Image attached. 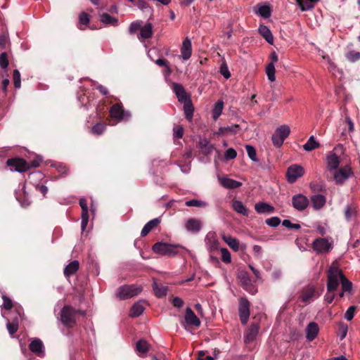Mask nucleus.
Here are the masks:
<instances>
[{
    "mask_svg": "<svg viewBox=\"0 0 360 360\" xmlns=\"http://www.w3.org/2000/svg\"><path fill=\"white\" fill-rule=\"evenodd\" d=\"M77 310L70 305H65L60 313V319L63 325L68 328H72L76 324L75 316Z\"/></svg>",
    "mask_w": 360,
    "mask_h": 360,
    "instance_id": "f257e3e1",
    "label": "nucleus"
},
{
    "mask_svg": "<svg viewBox=\"0 0 360 360\" xmlns=\"http://www.w3.org/2000/svg\"><path fill=\"white\" fill-rule=\"evenodd\" d=\"M181 248L179 245H172L167 243H155L152 248L154 252L167 256H174L178 253L177 249Z\"/></svg>",
    "mask_w": 360,
    "mask_h": 360,
    "instance_id": "f03ea898",
    "label": "nucleus"
},
{
    "mask_svg": "<svg viewBox=\"0 0 360 360\" xmlns=\"http://www.w3.org/2000/svg\"><path fill=\"white\" fill-rule=\"evenodd\" d=\"M341 270L337 267H330L328 271L327 290L335 292L340 282Z\"/></svg>",
    "mask_w": 360,
    "mask_h": 360,
    "instance_id": "7ed1b4c3",
    "label": "nucleus"
},
{
    "mask_svg": "<svg viewBox=\"0 0 360 360\" xmlns=\"http://www.w3.org/2000/svg\"><path fill=\"white\" fill-rule=\"evenodd\" d=\"M141 290V287H137L134 285H125L117 288L116 295L120 300H127L139 295Z\"/></svg>",
    "mask_w": 360,
    "mask_h": 360,
    "instance_id": "20e7f679",
    "label": "nucleus"
},
{
    "mask_svg": "<svg viewBox=\"0 0 360 360\" xmlns=\"http://www.w3.org/2000/svg\"><path fill=\"white\" fill-rule=\"evenodd\" d=\"M290 132V129L288 125L284 124L277 128L271 137L274 145L277 148H280L283 145L284 140L289 136Z\"/></svg>",
    "mask_w": 360,
    "mask_h": 360,
    "instance_id": "39448f33",
    "label": "nucleus"
},
{
    "mask_svg": "<svg viewBox=\"0 0 360 360\" xmlns=\"http://www.w3.org/2000/svg\"><path fill=\"white\" fill-rule=\"evenodd\" d=\"M311 248L317 254L328 253L333 248V245L325 238H318L313 241Z\"/></svg>",
    "mask_w": 360,
    "mask_h": 360,
    "instance_id": "423d86ee",
    "label": "nucleus"
},
{
    "mask_svg": "<svg viewBox=\"0 0 360 360\" xmlns=\"http://www.w3.org/2000/svg\"><path fill=\"white\" fill-rule=\"evenodd\" d=\"M250 303L245 297H241L239 300V317L243 325H245L250 317Z\"/></svg>",
    "mask_w": 360,
    "mask_h": 360,
    "instance_id": "0eeeda50",
    "label": "nucleus"
},
{
    "mask_svg": "<svg viewBox=\"0 0 360 360\" xmlns=\"http://www.w3.org/2000/svg\"><path fill=\"white\" fill-rule=\"evenodd\" d=\"M304 174V169L298 165L290 166L286 172V179L288 183H295L298 178L302 176Z\"/></svg>",
    "mask_w": 360,
    "mask_h": 360,
    "instance_id": "6e6552de",
    "label": "nucleus"
},
{
    "mask_svg": "<svg viewBox=\"0 0 360 360\" xmlns=\"http://www.w3.org/2000/svg\"><path fill=\"white\" fill-rule=\"evenodd\" d=\"M352 174L353 172L352 168L349 166L346 165L334 172V180L335 181L336 184L341 185L344 184L345 181Z\"/></svg>",
    "mask_w": 360,
    "mask_h": 360,
    "instance_id": "1a4fd4ad",
    "label": "nucleus"
},
{
    "mask_svg": "<svg viewBox=\"0 0 360 360\" xmlns=\"http://www.w3.org/2000/svg\"><path fill=\"white\" fill-rule=\"evenodd\" d=\"M6 164L15 171L19 172H26L30 169V164L22 158H11L7 160Z\"/></svg>",
    "mask_w": 360,
    "mask_h": 360,
    "instance_id": "9d476101",
    "label": "nucleus"
},
{
    "mask_svg": "<svg viewBox=\"0 0 360 360\" xmlns=\"http://www.w3.org/2000/svg\"><path fill=\"white\" fill-rule=\"evenodd\" d=\"M309 204L308 198L302 194H296L292 198V205L298 211L304 210Z\"/></svg>",
    "mask_w": 360,
    "mask_h": 360,
    "instance_id": "9b49d317",
    "label": "nucleus"
},
{
    "mask_svg": "<svg viewBox=\"0 0 360 360\" xmlns=\"http://www.w3.org/2000/svg\"><path fill=\"white\" fill-rule=\"evenodd\" d=\"M243 288L252 294H255L257 291L255 286L252 285L250 275L246 271H241L238 274Z\"/></svg>",
    "mask_w": 360,
    "mask_h": 360,
    "instance_id": "f8f14e48",
    "label": "nucleus"
},
{
    "mask_svg": "<svg viewBox=\"0 0 360 360\" xmlns=\"http://www.w3.org/2000/svg\"><path fill=\"white\" fill-rule=\"evenodd\" d=\"M110 117L117 120H122L124 118L125 112L121 103L114 104L110 109Z\"/></svg>",
    "mask_w": 360,
    "mask_h": 360,
    "instance_id": "ddd939ff",
    "label": "nucleus"
},
{
    "mask_svg": "<svg viewBox=\"0 0 360 360\" xmlns=\"http://www.w3.org/2000/svg\"><path fill=\"white\" fill-rule=\"evenodd\" d=\"M184 319L187 325L193 326L195 327H199L200 326L201 322L200 319L197 317L193 311L189 307L186 308V309Z\"/></svg>",
    "mask_w": 360,
    "mask_h": 360,
    "instance_id": "4468645a",
    "label": "nucleus"
},
{
    "mask_svg": "<svg viewBox=\"0 0 360 360\" xmlns=\"http://www.w3.org/2000/svg\"><path fill=\"white\" fill-rule=\"evenodd\" d=\"M202 226V221L196 218H189L185 224L186 230L192 233L199 232Z\"/></svg>",
    "mask_w": 360,
    "mask_h": 360,
    "instance_id": "2eb2a0df",
    "label": "nucleus"
},
{
    "mask_svg": "<svg viewBox=\"0 0 360 360\" xmlns=\"http://www.w3.org/2000/svg\"><path fill=\"white\" fill-rule=\"evenodd\" d=\"M259 326L257 323H252L249 328L248 329L245 335V342L246 343L250 342L255 340L258 332H259Z\"/></svg>",
    "mask_w": 360,
    "mask_h": 360,
    "instance_id": "dca6fc26",
    "label": "nucleus"
},
{
    "mask_svg": "<svg viewBox=\"0 0 360 360\" xmlns=\"http://www.w3.org/2000/svg\"><path fill=\"white\" fill-rule=\"evenodd\" d=\"M319 331V326L315 322H310L306 329V338L309 341L314 340Z\"/></svg>",
    "mask_w": 360,
    "mask_h": 360,
    "instance_id": "f3484780",
    "label": "nucleus"
},
{
    "mask_svg": "<svg viewBox=\"0 0 360 360\" xmlns=\"http://www.w3.org/2000/svg\"><path fill=\"white\" fill-rule=\"evenodd\" d=\"M29 349L37 356H41L44 353V344L40 339L36 338L30 342Z\"/></svg>",
    "mask_w": 360,
    "mask_h": 360,
    "instance_id": "a211bd4d",
    "label": "nucleus"
},
{
    "mask_svg": "<svg viewBox=\"0 0 360 360\" xmlns=\"http://www.w3.org/2000/svg\"><path fill=\"white\" fill-rule=\"evenodd\" d=\"M219 181L222 186L229 189L238 188L242 186V183L228 177H221Z\"/></svg>",
    "mask_w": 360,
    "mask_h": 360,
    "instance_id": "6ab92c4d",
    "label": "nucleus"
},
{
    "mask_svg": "<svg viewBox=\"0 0 360 360\" xmlns=\"http://www.w3.org/2000/svg\"><path fill=\"white\" fill-rule=\"evenodd\" d=\"M255 210L259 214H271L275 211V208L272 205L263 202L256 203Z\"/></svg>",
    "mask_w": 360,
    "mask_h": 360,
    "instance_id": "aec40b11",
    "label": "nucleus"
},
{
    "mask_svg": "<svg viewBox=\"0 0 360 360\" xmlns=\"http://www.w3.org/2000/svg\"><path fill=\"white\" fill-rule=\"evenodd\" d=\"M198 148L204 155H209L214 149V146L207 139L200 140L198 143Z\"/></svg>",
    "mask_w": 360,
    "mask_h": 360,
    "instance_id": "412c9836",
    "label": "nucleus"
},
{
    "mask_svg": "<svg viewBox=\"0 0 360 360\" xmlns=\"http://www.w3.org/2000/svg\"><path fill=\"white\" fill-rule=\"evenodd\" d=\"M173 91H174L179 102L182 103L183 101H185L188 98L185 91V89L181 84L174 83Z\"/></svg>",
    "mask_w": 360,
    "mask_h": 360,
    "instance_id": "4be33fe9",
    "label": "nucleus"
},
{
    "mask_svg": "<svg viewBox=\"0 0 360 360\" xmlns=\"http://www.w3.org/2000/svg\"><path fill=\"white\" fill-rule=\"evenodd\" d=\"M311 201L315 210H320L325 205L326 198L323 195L316 194L311 197Z\"/></svg>",
    "mask_w": 360,
    "mask_h": 360,
    "instance_id": "5701e85b",
    "label": "nucleus"
},
{
    "mask_svg": "<svg viewBox=\"0 0 360 360\" xmlns=\"http://www.w3.org/2000/svg\"><path fill=\"white\" fill-rule=\"evenodd\" d=\"M153 289L155 295L159 297H163L166 296L168 288L163 285L161 283L157 282L155 280L153 281Z\"/></svg>",
    "mask_w": 360,
    "mask_h": 360,
    "instance_id": "b1692460",
    "label": "nucleus"
},
{
    "mask_svg": "<svg viewBox=\"0 0 360 360\" xmlns=\"http://www.w3.org/2000/svg\"><path fill=\"white\" fill-rule=\"evenodd\" d=\"M79 268V263L77 260L72 261L64 269L63 274L65 277L68 278L75 274Z\"/></svg>",
    "mask_w": 360,
    "mask_h": 360,
    "instance_id": "393cba45",
    "label": "nucleus"
},
{
    "mask_svg": "<svg viewBox=\"0 0 360 360\" xmlns=\"http://www.w3.org/2000/svg\"><path fill=\"white\" fill-rule=\"evenodd\" d=\"M182 103H184L185 117L188 120H191L193 115L194 107L191 98H189L185 101H183Z\"/></svg>",
    "mask_w": 360,
    "mask_h": 360,
    "instance_id": "a878e982",
    "label": "nucleus"
},
{
    "mask_svg": "<svg viewBox=\"0 0 360 360\" xmlns=\"http://www.w3.org/2000/svg\"><path fill=\"white\" fill-rule=\"evenodd\" d=\"M160 223V220L158 218H155L149 221L142 229L141 236L142 237L146 236L150 233V231L158 226Z\"/></svg>",
    "mask_w": 360,
    "mask_h": 360,
    "instance_id": "bb28decb",
    "label": "nucleus"
},
{
    "mask_svg": "<svg viewBox=\"0 0 360 360\" xmlns=\"http://www.w3.org/2000/svg\"><path fill=\"white\" fill-rule=\"evenodd\" d=\"M153 34V26L150 23H147L144 26H142L140 34L138 36L139 39L141 41H143L146 39H149L152 37Z\"/></svg>",
    "mask_w": 360,
    "mask_h": 360,
    "instance_id": "cd10ccee",
    "label": "nucleus"
},
{
    "mask_svg": "<svg viewBox=\"0 0 360 360\" xmlns=\"http://www.w3.org/2000/svg\"><path fill=\"white\" fill-rule=\"evenodd\" d=\"M327 165L330 170H336L340 165V158L335 153H330L327 157Z\"/></svg>",
    "mask_w": 360,
    "mask_h": 360,
    "instance_id": "c85d7f7f",
    "label": "nucleus"
},
{
    "mask_svg": "<svg viewBox=\"0 0 360 360\" xmlns=\"http://www.w3.org/2000/svg\"><path fill=\"white\" fill-rule=\"evenodd\" d=\"M232 208L237 213L242 214L243 216H248V210L244 205V204L240 200H233L232 202Z\"/></svg>",
    "mask_w": 360,
    "mask_h": 360,
    "instance_id": "c756f323",
    "label": "nucleus"
},
{
    "mask_svg": "<svg viewBox=\"0 0 360 360\" xmlns=\"http://www.w3.org/2000/svg\"><path fill=\"white\" fill-rule=\"evenodd\" d=\"M259 32L265 39L267 43L273 44L274 37L267 26L260 25L259 27Z\"/></svg>",
    "mask_w": 360,
    "mask_h": 360,
    "instance_id": "7c9ffc66",
    "label": "nucleus"
},
{
    "mask_svg": "<svg viewBox=\"0 0 360 360\" xmlns=\"http://www.w3.org/2000/svg\"><path fill=\"white\" fill-rule=\"evenodd\" d=\"M222 240L234 251L239 250V242L238 240L229 235H223Z\"/></svg>",
    "mask_w": 360,
    "mask_h": 360,
    "instance_id": "2f4dec72",
    "label": "nucleus"
},
{
    "mask_svg": "<svg viewBox=\"0 0 360 360\" xmlns=\"http://www.w3.org/2000/svg\"><path fill=\"white\" fill-rule=\"evenodd\" d=\"M319 0H296L297 4L302 11L312 9Z\"/></svg>",
    "mask_w": 360,
    "mask_h": 360,
    "instance_id": "473e14b6",
    "label": "nucleus"
},
{
    "mask_svg": "<svg viewBox=\"0 0 360 360\" xmlns=\"http://www.w3.org/2000/svg\"><path fill=\"white\" fill-rule=\"evenodd\" d=\"M240 129V126L238 124H233L231 126L228 127H221L219 129V134L221 135H228V134H235Z\"/></svg>",
    "mask_w": 360,
    "mask_h": 360,
    "instance_id": "72a5a7b5",
    "label": "nucleus"
},
{
    "mask_svg": "<svg viewBox=\"0 0 360 360\" xmlns=\"http://www.w3.org/2000/svg\"><path fill=\"white\" fill-rule=\"evenodd\" d=\"M90 21V16L85 12H82L79 15V22L77 27L79 30H85Z\"/></svg>",
    "mask_w": 360,
    "mask_h": 360,
    "instance_id": "f704fd0d",
    "label": "nucleus"
},
{
    "mask_svg": "<svg viewBox=\"0 0 360 360\" xmlns=\"http://www.w3.org/2000/svg\"><path fill=\"white\" fill-rule=\"evenodd\" d=\"M257 10L255 11V13L257 14H258L259 15H260L264 18H269L271 16V10L269 6L257 4Z\"/></svg>",
    "mask_w": 360,
    "mask_h": 360,
    "instance_id": "c9c22d12",
    "label": "nucleus"
},
{
    "mask_svg": "<svg viewBox=\"0 0 360 360\" xmlns=\"http://www.w3.org/2000/svg\"><path fill=\"white\" fill-rule=\"evenodd\" d=\"M101 22L105 25H111L117 26L118 25V20L108 13H103L101 15Z\"/></svg>",
    "mask_w": 360,
    "mask_h": 360,
    "instance_id": "e433bc0d",
    "label": "nucleus"
},
{
    "mask_svg": "<svg viewBox=\"0 0 360 360\" xmlns=\"http://www.w3.org/2000/svg\"><path fill=\"white\" fill-rule=\"evenodd\" d=\"M319 147L320 144L315 140L314 136H310L307 143L303 146V148L306 151H311Z\"/></svg>",
    "mask_w": 360,
    "mask_h": 360,
    "instance_id": "4c0bfd02",
    "label": "nucleus"
},
{
    "mask_svg": "<svg viewBox=\"0 0 360 360\" xmlns=\"http://www.w3.org/2000/svg\"><path fill=\"white\" fill-rule=\"evenodd\" d=\"M144 311V307L141 302L135 303L130 310V316L132 317L139 316Z\"/></svg>",
    "mask_w": 360,
    "mask_h": 360,
    "instance_id": "58836bf2",
    "label": "nucleus"
},
{
    "mask_svg": "<svg viewBox=\"0 0 360 360\" xmlns=\"http://www.w3.org/2000/svg\"><path fill=\"white\" fill-rule=\"evenodd\" d=\"M224 108V102L222 101H218L212 110V117L214 120H217L222 112Z\"/></svg>",
    "mask_w": 360,
    "mask_h": 360,
    "instance_id": "ea45409f",
    "label": "nucleus"
},
{
    "mask_svg": "<svg viewBox=\"0 0 360 360\" xmlns=\"http://www.w3.org/2000/svg\"><path fill=\"white\" fill-rule=\"evenodd\" d=\"M340 283L342 285V290L345 292H350L352 290V283L349 281L341 271Z\"/></svg>",
    "mask_w": 360,
    "mask_h": 360,
    "instance_id": "a19ab883",
    "label": "nucleus"
},
{
    "mask_svg": "<svg viewBox=\"0 0 360 360\" xmlns=\"http://www.w3.org/2000/svg\"><path fill=\"white\" fill-rule=\"evenodd\" d=\"M309 187L314 193H323L326 191V186L322 182H311Z\"/></svg>",
    "mask_w": 360,
    "mask_h": 360,
    "instance_id": "79ce46f5",
    "label": "nucleus"
},
{
    "mask_svg": "<svg viewBox=\"0 0 360 360\" xmlns=\"http://www.w3.org/2000/svg\"><path fill=\"white\" fill-rule=\"evenodd\" d=\"M106 124L103 122H98L91 128V132L96 135H101L105 130Z\"/></svg>",
    "mask_w": 360,
    "mask_h": 360,
    "instance_id": "37998d69",
    "label": "nucleus"
},
{
    "mask_svg": "<svg viewBox=\"0 0 360 360\" xmlns=\"http://www.w3.org/2000/svg\"><path fill=\"white\" fill-rule=\"evenodd\" d=\"M266 73L268 77V79L271 82L275 81V67L273 63H270L267 65L266 68Z\"/></svg>",
    "mask_w": 360,
    "mask_h": 360,
    "instance_id": "c03bdc74",
    "label": "nucleus"
},
{
    "mask_svg": "<svg viewBox=\"0 0 360 360\" xmlns=\"http://www.w3.org/2000/svg\"><path fill=\"white\" fill-rule=\"evenodd\" d=\"M315 290L313 288H309L304 290L302 295V300L304 302H308L311 299H312L314 296Z\"/></svg>",
    "mask_w": 360,
    "mask_h": 360,
    "instance_id": "a18cd8bd",
    "label": "nucleus"
},
{
    "mask_svg": "<svg viewBox=\"0 0 360 360\" xmlns=\"http://www.w3.org/2000/svg\"><path fill=\"white\" fill-rule=\"evenodd\" d=\"M142 27V21L137 20L132 22L129 27V32L131 34H135L137 31L141 30Z\"/></svg>",
    "mask_w": 360,
    "mask_h": 360,
    "instance_id": "49530a36",
    "label": "nucleus"
},
{
    "mask_svg": "<svg viewBox=\"0 0 360 360\" xmlns=\"http://www.w3.org/2000/svg\"><path fill=\"white\" fill-rule=\"evenodd\" d=\"M345 56L349 61L356 62L360 59V53L355 51H351L347 53Z\"/></svg>",
    "mask_w": 360,
    "mask_h": 360,
    "instance_id": "de8ad7c7",
    "label": "nucleus"
},
{
    "mask_svg": "<svg viewBox=\"0 0 360 360\" xmlns=\"http://www.w3.org/2000/svg\"><path fill=\"white\" fill-rule=\"evenodd\" d=\"M356 213V209L354 206H347L345 212V218L348 221L351 220L355 216Z\"/></svg>",
    "mask_w": 360,
    "mask_h": 360,
    "instance_id": "09e8293b",
    "label": "nucleus"
},
{
    "mask_svg": "<svg viewBox=\"0 0 360 360\" xmlns=\"http://www.w3.org/2000/svg\"><path fill=\"white\" fill-rule=\"evenodd\" d=\"M192 54V46H181V56L183 60H188Z\"/></svg>",
    "mask_w": 360,
    "mask_h": 360,
    "instance_id": "8fccbe9b",
    "label": "nucleus"
},
{
    "mask_svg": "<svg viewBox=\"0 0 360 360\" xmlns=\"http://www.w3.org/2000/svg\"><path fill=\"white\" fill-rule=\"evenodd\" d=\"M185 205L188 207H205L207 205V203L203 201H201V200L192 199V200L186 201Z\"/></svg>",
    "mask_w": 360,
    "mask_h": 360,
    "instance_id": "3c124183",
    "label": "nucleus"
},
{
    "mask_svg": "<svg viewBox=\"0 0 360 360\" xmlns=\"http://www.w3.org/2000/svg\"><path fill=\"white\" fill-rule=\"evenodd\" d=\"M137 7L143 12L151 13V8L145 0H137Z\"/></svg>",
    "mask_w": 360,
    "mask_h": 360,
    "instance_id": "603ef678",
    "label": "nucleus"
},
{
    "mask_svg": "<svg viewBox=\"0 0 360 360\" xmlns=\"http://www.w3.org/2000/svg\"><path fill=\"white\" fill-rule=\"evenodd\" d=\"M148 342L146 340H141L136 342V349L139 352L146 353L148 351Z\"/></svg>",
    "mask_w": 360,
    "mask_h": 360,
    "instance_id": "864d4df0",
    "label": "nucleus"
},
{
    "mask_svg": "<svg viewBox=\"0 0 360 360\" xmlns=\"http://www.w3.org/2000/svg\"><path fill=\"white\" fill-rule=\"evenodd\" d=\"M245 149H246V151H247V153L248 155V157L252 160V161H257V153H256V150L255 148L250 146V145H247L245 146Z\"/></svg>",
    "mask_w": 360,
    "mask_h": 360,
    "instance_id": "5fc2aeb1",
    "label": "nucleus"
},
{
    "mask_svg": "<svg viewBox=\"0 0 360 360\" xmlns=\"http://www.w3.org/2000/svg\"><path fill=\"white\" fill-rule=\"evenodd\" d=\"M221 260L226 264H229L231 262V253L226 248H221Z\"/></svg>",
    "mask_w": 360,
    "mask_h": 360,
    "instance_id": "6e6d98bb",
    "label": "nucleus"
},
{
    "mask_svg": "<svg viewBox=\"0 0 360 360\" xmlns=\"http://www.w3.org/2000/svg\"><path fill=\"white\" fill-rule=\"evenodd\" d=\"M13 79L14 86L16 89H19L21 86L20 73L18 70H14L13 73Z\"/></svg>",
    "mask_w": 360,
    "mask_h": 360,
    "instance_id": "4d7b16f0",
    "label": "nucleus"
},
{
    "mask_svg": "<svg viewBox=\"0 0 360 360\" xmlns=\"http://www.w3.org/2000/svg\"><path fill=\"white\" fill-rule=\"evenodd\" d=\"M265 223L271 227H276L280 224L281 219L278 217H273L266 219Z\"/></svg>",
    "mask_w": 360,
    "mask_h": 360,
    "instance_id": "13d9d810",
    "label": "nucleus"
},
{
    "mask_svg": "<svg viewBox=\"0 0 360 360\" xmlns=\"http://www.w3.org/2000/svg\"><path fill=\"white\" fill-rule=\"evenodd\" d=\"M8 64V55L6 52H4L0 55V66L2 69H6Z\"/></svg>",
    "mask_w": 360,
    "mask_h": 360,
    "instance_id": "bf43d9fd",
    "label": "nucleus"
},
{
    "mask_svg": "<svg viewBox=\"0 0 360 360\" xmlns=\"http://www.w3.org/2000/svg\"><path fill=\"white\" fill-rule=\"evenodd\" d=\"M158 46H151L148 51V56L152 60H154L155 58H158Z\"/></svg>",
    "mask_w": 360,
    "mask_h": 360,
    "instance_id": "052dcab7",
    "label": "nucleus"
},
{
    "mask_svg": "<svg viewBox=\"0 0 360 360\" xmlns=\"http://www.w3.org/2000/svg\"><path fill=\"white\" fill-rule=\"evenodd\" d=\"M356 309L355 306L349 307L345 314V319L347 321H351L354 318Z\"/></svg>",
    "mask_w": 360,
    "mask_h": 360,
    "instance_id": "680f3d73",
    "label": "nucleus"
},
{
    "mask_svg": "<svg viewBox=\"0 0 360 360\" xmlns=\"http://www.w3.org/2000/svg\"><path fill=\"white\" fill-rule=\"evenodd\" d=\"M6 327L9 334L11 336H13L18 330V324L16 323V322L11 323V321H8Z\"/></svg>",
    "mask_w": 360,
    "mask_h": 360,
    "instance_id": "e2e57ef3",
    "label": "nucleus"
},
{
    "mask_svg": "<svg viewBox=\"0 0 360 360\" xmlns=\"http://www.w3.org/2000/svg\"><path fill=\"white\" fill-rule=\"evenodd\" d=\"M283 226L290 229H300L301 228L299 224H293L288 219H284L282 221Z\"/></svg>",
    "mask_w": 360,
    "mask_h": 360,
    "instance_id": "0e129e2a",
    "label": "nucleus"
},
{
    "mask_svg": "<svg viewBox=\"0 0 360 360\" xmlns=\"http://www.w3.org/2000/svg\"><path fill=\"white\" fill-rule=\"evenodd\" d=\"M237 155V153L235 149L230 148L227 149L225 152V159L226 160H230L234 159Z\"/></svg>",
    "mask_w": 360,
    "mask_h": 360,
    "instance_id": "69168bd1",
    "label": "nucleus"
},
{
    "mask_svg": "<svg viewBox=\"0 0 360 360\" xmlns=\"http://www.w3.org/2000/svg\"><path fill=\"white\" fill-rule=\"evenodd\" d=\"M2 299L4 301L3 307L6 310H10L13 307V302L12 300L7 297L6 295H3Z\"/></svg>",
    "mask_w": 360,
    "mask_h": 360,
    "instance_id": "338daca9",
    "label": "nucleus"
},
{
    "mask_svg": "<svg viewBox=\"0 0 360 360\" xmlns=\"http://www.w3.org/2000/svg\"><path fill=\"white\" fill-rule=\"evenodd\" d=\"M184 135V128L180 126H176L174 127V137L176 139H181Z\"/></svg>",
    "mask_w": 360,
    "mask_h": 360,
    "instance_id": "774afa93",
    "label": "nucleus"
}]
</instances>
